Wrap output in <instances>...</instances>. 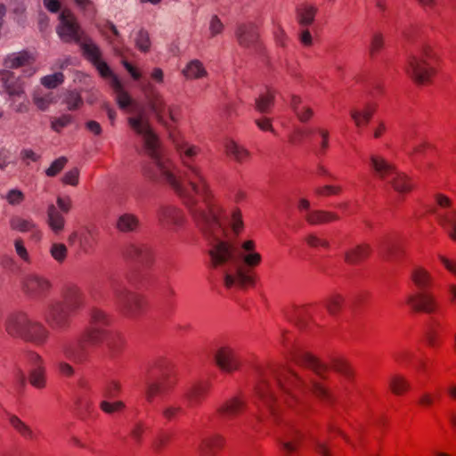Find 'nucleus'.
I'll return each mask as SVG.
<instances>
[{
  "instance_id": "b1692460",
  "label": "nucleus",
  "mask_w": 456,
  "mask_h": 456,
  "mask_svg": "<svg viewBox=\"0 0 456 456\" xmlns=\"http://www.w3.org/2000/svg\"><path fill=\"white\" fill-rule=\"evenodd\" d=\"M236 37L240 45L249 47L256 42L258 34L253 24H240L237 28Z\"/></svg>"
},
{
  "instance_id": "338daca9",
  "label": "nucleus",
  "mask_w": 456,
  "mask_h": 456,
  "mask_svg": "<svg viewBox=\"0 0 456 456\" xmlns=\"http://www.w3.org/2000/svg\"><path fill=\"white\" fill-rule=\"evenodd\" d=\"M78 177L79 170L74 167L64 175L62 182L66 184L76 186L78 183Z\"/></svg>"
},
{
  "instance_id": "13d9d810",
  "label": "nucleus",
  "mask_w": 456,
  "mask_h": 456,
  "mask_svg": "<svg viewBox=\"0 0 456 456\" xmlns=\"http://www.w3.org/2000/svg\"><path fill=\"white\" fill-rule=\"evenodd\" d=\"M33 101L35 105L41 110H45L48 109L49 105L53 102V97L51 94H46L45 95H40L38 94H35L33 97Z\"/></svg>"
},
{
  "instance_id": "72a5a7b5",
  "label": "nucleus",
  "mask_w": 456,
  "mask_h": 456,
  "mask_svg": "<svg viewBox=\"0 0 456 456\" xmlns=\"http://www.w3.org/2000/svg\"><path fill=\"white\" fill-rule=\"evenodd\" d=\"M404 248L401 241L388 240L382 246V255L388 261H396L403 254Z\"/></svg>"
},
{
  "instance_id": "2eb2a0df",
  "label": "nucleus",
  "mask_w": 456,
  "mask_h": 456,
  "mask_svg": "<svg viewBox=\"0 0 456 456\" xmlns=\"http://www.w3.org/2000/svg\"><path fill=\"white\" fill-rule=\"evenodd\" d=\"M214 360L221 370L228 373L239 370L240 366L238 353L229 346L219 347L214 354Z\"/></svg>"
},
{
  "instance_id": "412c9836",
  "label": "nucleus",
  "mask_w": 456,
  "mask_h": 456,
  "mask_svg": "<svg viewBox=\"0 0 456 456\" xmlns=\"http://www.w3.org/2000/svg\"><path fill=\"white\" fill-rule=\"evenodd\" d=\"M256 391L258 396L266 404L270 411L274 414L273 403L278 401L275 392L271 386L267 374L261 373L260 381L257 385Z\"/></svg>"
},
{
  "instance_id": "aec40b11",
  "label": "nucleus",
  "mask_w": 456,
  "mask_h": 456,
  "mask_svg": "<svg viewBox=\"0 0 456 456\" xmlns=\"http://www.w3.org/2000/svg\"><path fill=\"white\" fill-rule=\"evenodd\" d=\"M149 103L151 111L159 121L163 122L167 116H168L172 121L176 120L175 109L172 106H168L161 95L154 94Z\"/></svg>"
},
{
  "instance_id": "e2e57ef3",
  "label": "nucleus",
  "mask_w": 456,
  "mask_h": 456,
  "mask_svg": "<svg viewBox=\"0 0 456 456\" xmlns=\"http://www.w3.org/2000/svg\"><path fill=\"white\" fill-rule=\"evenodd\" d=\"M125 407L124 403L120 401L110 403L107 401H102L101 403V409L109 414H111L116 411H121Z\"/></svg>"
},
{
  "instance_id": "a18cd8bd",
  "label": "nucleus",
  "mask_w": 456,
  "mask_h": 456,
  "mask_svg": "<svg viewBox=\"0 0 456 456\" xmlns=\"http://www.w3.org/2000/svg\"><path fill=\"white\" fill-rule=\"evenodd\" d=\"M26 362L28 368V372L34 370H38L45 369L43 358L35 352L30 351L27 353Z\"/></svg>"
},
{
  "instance_id": "4c0bfd02",
  "label": "nucleus",
  "mask_w": 456,
  "mask_h": 456,
  "mask_svg": "<svg viewBox=\"0 0 456 456\" xmlns=\"http://www.w3.org/2000/svg\"><path fill=\"white\" fill-rule=\"evenodd\" d=\"M225 150L229 156L240 163L246 161L249 158L248 151L233 141L226 142Z\"/></svg>"
},
{
  "instance_id": "393cba45",
  "label": "nucleus",
  "mask_w": 456,
  "mask_h": 456,
  "mask_svg": "<svg viewBox=\"0 0 456 456\" xmlns=\"http://www.w3.org/2000/svg\"><path fill=\"white\" fill-rule=\"evenodd\" d=\"M10 226L12 230L20 232H31L32 237L36 240L41 238V232L37 229V224L31 219H24L20 216H13L10 219Z\"/></svg>"
},
{
  "instance_id": "5fc2aeb1",
  "label": "nucleus",
  "mask_w": 456,
  "mask_h": 456,
  "mask_svg": "<svg viewBox=\"0 0 456 456\" xmlns=\"http://www.w3.org/2000/svg\"><path fill=\"white\" fill-rule=\"evenodd\" d=\"M117 94V102L121 109L127 108L131 103V98L126 92L124 91L123 86L120 83L119 88H112Z\"/></svg>"
},
{
  "instance_id": "f03ea898",
  "label": "nucleus",
  "mask_w": 456,
  "mask_h": 456,
  "mask_svg": "<svg viewBox=\"0 0 456 456\" xmlns=\"http://www.w3.org/2000/svg\"><path fill=\"white\" fill-rule=\"evenodd\" d=\"M270 374L289 406L293 402L298 401L299 394L308 391L323 402L331 401L330 391L311 377H300L287 367L273 369Z\"/></svg>"
},
{
  "instance_id": "f8f14e48",
  "label": "nucleus",
  "mask_w": 456,
  "mask_h": 456,
  "mask_svg": "<svg viewBox=\"0 0 456 456\" xmlns=\"http://www.w3.org/2000/svg\"><path fill=\"white\" fill-rule=\"evenodd\" d=\"M429 54V48L423 46L420 53L411 56L409 60L407 72L418 84L428 82L432 75L433 70L427 63Z\"/></svg>"
},
{
  "instance_id": "774afa93",
  "label": "nucleus",
  "mask_w": 456,
  "mask_h": 456,
  "mask_svg": "<svg viewBox=\"0 0 456 456\" xmlns=\"http://www.w3.org/2000/svg\"><path fill=\"white\" fill-rule=\"evenodd\" d=\"M71 120L72 118L70 115H62L52 121V128L56 132H60L61 128L70 124Z\"/></svg>"
},
{
  "instance_id": "f257e3e1",
  "label": "nucleus",
  "mask_w": 456,
  "mask_h": 456,
  "mask_svg": "<svg viewBox=\"0 0 456 456\" xmlns=\"http://www.w3.org/2000/svg\"><path fill=\"white\" fill-rule=\"evenodd\" d=\"M128 124L142 136L144 151L151 159L155 170L151 176L161 177L173 188L208 241L211 264L222 273L225 287L243 289L252 285L254 279L249 268L258 265L262 256L256 252V244L251 240H245L240 247L226 240L222 208L216 203L202 169L193 160L198 148L182 138L173 139L183 165L175 174L171 162L161 152L145 111L141 110L136 116L130 117Z\"/></svg>"
},
{
  "instance_id": "de8ad7c7",
  "label": "nucleus",
  "mask_w": 456,
  "mask_h": 456,
  "mask_svg": "<svg viewBox=\"0 0 456 456\" xmlns=\"http://www.w3.org/2000/svg\"><path fill=\"white\" fill-rule=\"evenodd\" d=\"M305 240L306 244L313 248H330V242L326 239L319 236L317 233L312 232L305 236Z\"/></svg>"
},
{
  "instance_id": "5701e85b",
  "label": "nucleus",
  "mask_w": 456,
  "mask_h": 456,
  "mask_svg": "<svg viewBox=\"0 0 456 456\" xmlns=\"http://www.w3.org/2000/svg\"><path fill=\"white\" fill-rule=\"evenodd\" d=\"M436 214L439 224L446 231L448 235L456 240V209L448 211H433Z\"/></svg>"
},
{
  "instance_id": "dca6fc26",
  "label": "nucleus",
  "mask_w": 456,
  "mask_h": 456,
  "mask_svg": "<svg viewBox=\"0 0 456 456\" xmlns=\"http://www.w3.org/2000/svg\"><path fill=\"white\" fill-rule=\"evenodd\" d=\"M291 358L297 364L312 371L317 377L325 379V372L329 370V367L310 353L304 350H297L291 354Z\"/></svg>"
},
{
  "instance_id": "052dcab7",
  "label": "nucleus",
  "mask_w": 456,
  "mask_h": 456,
  "mask_svg": "<svg viewBox=\"0 0 456 456\" xmlns=\"http://www.w3.org/2000/svg\"><path fill=\"white\" fill-rule=\"evenodd\" d=\"M342 188L338 185H324L322 187H316L314 193L318 196H330L338 195L341 192Z\"/></svg>"
},
{
  "instance_id": "4d7b16f0",
  "label": "nucleus",
  "mask_w": 456,
  "mask_h": 456,
  "mask_svg": "<svg viewBox=\"0 0 456 456\" xmlns=\"http://www.w3.org/2000/svg\"><path fill=\"white\" fill-rule=\"evenodd\" d=\"M313 130L310 128L296 127L293 134L290 135V142L292 143H299L305 137L310 136L313 134Z\"/></svg>"
},
{
  "instance_id": "37998d69",
  "label": "nucleus",
  "mask_w": 456,
  "mask_h": 456,
  "mask_svg": "<svg viewBox=\"0 0 456 456\" xmlns=\"http://www.w3.org/2000/svg\"><path fill=\"white\" fill-rule=\"evenodd\" d=\"M274 102L273 94H261L256 99V109L261 113H268Z\"/></svg>"
},
{
  "instance_id": "f3484780",
  "label": "nucleus",
  "mask_w": 456,
  "mask_h": 456,
  "mask_svg": "<svg viewBox=\"0 0 456 456\" xmlns=\"http://www.w3.org/2000/svg\"><path fill=\"white\" fill-rule=\"evenodd\" d=\"M0 92H5L10 97H22L25 94L24 82L20 77L10 70L0 71Z\"/></svg>"
},
{
  "instance_id": "3c124183",
  "label": "nucleus",
  "mask_w": 456,
  "mask_h": 456,
  "mask_svg": "<svg viewBox=\"0 0 456 456\" xmlns=\"http://www.w3.org/2000/svg\"><path fill=\"white\" fill-rule=\"evenodd\" d=\"M64 102L69 110H77L83 104L80 94L75 91L68 92L65 95Z\"/></svg>"
},
{
  "instance_id": "8fccbe9b",
  "label": "nucleus",
  "mask_w": 456,
  "mask_h": 456,
  "mask_svg": "<svg viewBox=\"0 0 456 456\" xmlns=\"http://www.w3.org/2000/svg\"><path fill=\"white\" fill-rule=\"evenodd\" d=\"M343 298L339 295H333L330 296L329 298L325 301V307L327 308L328 312L335 315L337 314L339 310L342 307Z\"/></svg>"
},
{
  "instance_id": "69168bd1",
  "label": "nucleus",
  "mask_w": 456,
  "mask_h": 456,
  "mask_svg": "<svg viewBox=\"0 0 456 456\" xmlns=\"http://www.w3.org/2000/svg\"><path fill=\"white\" fill-rule=\"evenodd\" d=\"M384 45L383 37L379 33H375L372 36L370 45V56H374L376 53H378Z\"/></svg>"
},
{
  "instance_id": "423d86ee",
  "label": "nucleus",
  "mask_w": 456,
  "mask_h": 456,
  "mask_svg": "<svg viewBox=\"0 0 456 456\" xmlns=\"http://www.w3.org/2000/svg\"><path fill=\"white\" fill-rule=\"evenodd\" d=\"M370 165L377 177L389 183L396 192L404 194L412 190L411 179L381 156L371 155Z\"/></svg>"
},
{
  "instance_id": "864d4df0",
  "label": "nucleus",
  "mask_w": 456,
  "mask_h": 456,
  "mask_svg": "<svg viewBox=\"0 0 456 456\" xmlns=\"http://www.w3.org/2000/svg\"><path fill=\"white\" fill-rule=\"evenodd\" d=\"M67 162H68L67 158H65V157L58 158L46 169V171H45L46 175H48L50 177L55 176L57 174H59L61 171V169L64 167V166L66 165Z\"/></svg>"
},
{
  "instance_id": "ddd939ff",
  "label": "nucleus",
  "mask_w": 456,
  "mask_h": 456,
  "mask_svg": "<svg viewBox=\"0 0 456 456\" xmlns=\"http://www.w3.org/2000/svg\"><path fill=\"white\" fill-rule=\"evenodd\" d=\"M105 344L107 355L110 359L116 358L121 352L124 346V338L118 332L111 330L96 331L91 336V343L93 346Z\"/></svg>"
},
{
  "instance_id": "a878e982",
  "label": "nucleus",
  "mask_w": 456,
  "mask_h": 456,
  "mask_svg": "<svg viewBox=\"0 0 456 456\" xmlns=\"http://www.w3.org/2000/svg\"><path fill=\"white\" fill-rule=\"evenodd\" d=\"M101 31L108 40L109 44L111 45L114 53L117 55H121L122 53L118 44H122L123 38L114 23L111 21H107L102 28Z\"/></svg>"
},
{
  "instance_id": "6e6d98bb",
  "label": "nucleus",
  "mask_w": 456,
  "mask_h": 456,
  "mask_svg": "<svg viewBox=\"0 0 456 456\" xmlns=\"http://www.w3.org/2000/svg\"><path fill=\"white\" fill-rule=\"evenodd\" d=\"M331 368L335 371H337L346 377L351 376V373H352L351 369L348 366L347 362L346 361H344L343 359H339V358L334 359L331 362Z\"/></svg>"
},
{
  "instance_id": "9d476101",
  "label": "nucleus",
  "mask_w": 456,
  "mask_h": 456,
  "mask_svg": "<svg viewBox=\"0 0 456 456\" xmlns=\"http://www.w3.org/2000/svg\"><path fill=\"white\" fill-rule=\"evenodd\" d=\"M60 24L56 31L60 38L65 43L75 42L81 46L88 37H83V32L74 16L69 10H62L59 15Z\"/></svg>"
},
{
  "instance_id": "7ed1b4c3",
  "label": "nucleus",
  "mask_w": 456,
  "mask_h": 456,
  "mask_svg": "<svg viewBox=\"0 0 456 456\" xmlns=\"http://www.w3.org/2000/svg\"><path fill=\"white\" fill-rule=\"evenodd\" d=\"M110 323V317L107 313L96 307L92 308L89 312V326L74 340L61 346V352L63 356L77 364L86 362L91 336L96 331H108Z\"/></svg>"
},
{
  "instance_id": "cd10ccee",
  "label": "nucleus",
  "mask_w": 456,
  "mask_h": 456,
  "mask_svg": "<svg viewBox=\"0 0 456 456\" xmlns=\"http://www.w3.org/2000/svg\"><path fill=\"white\" fill-rule=\"evenodd\" d=\"M32 61V55L27 51H22L7 55L4 65L7 69H18L20 67H26L31 64Z\"/></svg>"
},
{
  "instance_id": "49530a36",
  "label": "nucleus",
  "mask_w": 456,
  "mask_h": 456,
  "mask_svg": "<svg viewBox=\"0 0 456 456\" xmlns=\"http://www.w3.org/2000/svg\"><path fill=\"white\" fill-rule=\"evenodd\" d=\"M28 378L30 384L37 388L42 389L45 387V369L38 370H30L28 372Z\"/></svg>"
},
{
  "instance_id": "09e8293b",
  "label": "nucleus",
  "mask_w": 456,
  "mask_h": 456,
  "mask_svg": "<svg viewBox=\"0 0 456 456\" xmlns=\"http://www.w3.org/2000/svg\"><path fill=\"white\" fill-rule=\"evenodd\" d=\"M64 80V75L61 72H55L52 75L45 76L41 78V83L47 88H55Z\"/></svg>"
},
{
  "instance_id": "603ef678",
  "label": "nucleus",
  "mask_w": 456,
  "mask_h": 456,
  "mask_svg": "<svg viewBox=\"0 0 456 456\" xmlns=\"http://www.w3.org/2000/svg\"><path fill=\"white\" fill-rule=\"evenodd\" d=\"M67 247L62 243H53L51 247L50 253L57 262H63L67 256Z\"/></svg>"
},
{
  "instance_id": "39448f33",
  "label": "nucleus",
  "mask_w": 456,
  "mask_h": 456,
  "mask_svg": "<svg viewBox=\"0 0 456 456\" xmlns=\"http://www.w3.org/2000/svg\"><path fill=\"white\" fill-rule=\"evenodd\" d=\"M4 325L10 336L36 345H43L49 337L46 327L42 322L32 320L25 312L10 314Z\"/></svg>"
},
{
  "instance_id": "c85d7f7f",
  "label": "nucleus",
  "mask_w": 456,
  "mask_h": 456,
  "mask_svg": "<svg viewBox=\"0 0 456 456\" xmlns=\"http://www.w3.org/2000/svg\"><path fill=\"white\" fill-rule=\"evenodd\" d=\"M305 218L308 224L312 225H317L338 220L339 217L337 214L332 212L323 210H313L305 213Z\"/></svg>"
},
{
  "instance_id": "4468645a",
  "label": "nucleus",
  "mask_w": 456,
  "mask_h": 456,
  "mask_svg": "<svg viewBox=\"0 0 456 456\" xmlns=\"http://www.w3.org/2000/svg\"><path fill=\"white\" fill-rule=\"evenodd\" d=\"M157 218L162 227L176 230L186 221L183 211L172 205L161 206L157 211Z\"/></svg>"
},
{
  "instance_id": "f704fd0d",
  "label": "nucleus",
  "mask_w": 456,
  "mask_h": 456,
  "mask_svg": "<svg viewBox=\"0 0 456 456\" xmlns=\"http://www.w3.org/2000/svg\"><path fill=\"white\" fill-rule=\"evenodd\" d=\"M370 250L368 245H358L345 252V261L351 265L358 264L369 256Z\"/></svg>"
},
{
  "instance_id": "c9c22d12",
  "label": "nucleus",
  "mask_w": 456,
  "mask_h": 456,
  "mask_svg": "<svg viewBox=\"0 0 456 456\" xmlns=\"http://www.w3.org/2000/svg\"><path fill=\"white\" fill-rule=\"evenodd\" d=\"M183 74L188 79H198L207 75V70L201 61L199 60H192L187 63L183 69Z\"/></svg>"
},
{
  "instance_id": "58836bf2",
  "label": "nucleus",
  "mask_w": 456,
  "mask_h": 456,
  "mask_svg": "<svg viewBox=\"0 0 456 456\" xmlns=\"http://www.w3.org/2000/svg\"><path fill=\"white\" fill-rule=\"evenodd\" d=\"M224 444V438L220 436H212L206 438L201 444V451L206 455L213 454Z\"/></svg>"
},
{
  "instance_id": "473e14b6",
  "label": "nucleus",
  "mask_w": 456,
  "mask_h": 456,
  "mask_svg": "<svg viewBox=\"0 0 456 456\" xmlns=\"http://www.w3.org/2000/svg\"><path fill=\"white\" fill-rule=\"evenodd\" d=\"M208 389L207 384L200 383L191 386L184 393V397L188 401L189 405H198L207 394Z\"/></svg>"
},
{
  "instance_id": "4be33fe9",
  "label": "nucleus",
  "mask_w": 456,
  "mask_h": 456,
  "mask_svg": "<svg viewBox=\"0 0 456 456\" xmlns=\"http://www.w3.org/2000/svg\"><path fill=\"white\" fill-rule=\"evenodd\" d=\"M317 13L318 7L316 5L304 3L297 7L296 18L301 27L307 28L314 22Z\"/></svg>"
},
{
  "instance_id": "0eeeda50",
  "label": "nucleus",
  "mask_w": 456,
  "mask_h": 456,
  "mask_svg": "<svg viewBox=\"0 0 456 456\" xmlns=\"http://www.w3.org/2000/svg\"><path fill=\"white\" fill-rule=\"evenodd\" d=\"M110 289L116 305L128 317H136L143 309L144 301L142 296L126 289L118 279H111Z\"/></svg>"
},
{
  "instance_id": "7c9ffc66",
  "label": "nucleus",
  "mask_w": 456,
  "mask_h": 456,
  "mask_svg": "<svg viewBox=\"0 0 456 456\" xmlns=\"http://www.w3.org/2000/svg\"><path fill=\"white\" fill-rule=\"evenodd\" d=\"M126 255L134 259L139 261H148L152 255L151 248L143 243H134L127 247Z\"/></svg>"
},
{
  "instance_id": "a19ab883",
  "label": "nucleus",
  "mask_w": 456,
  "mask_h": 456,
  "mask_svg": "<svg viewBox=\"0 0 456 456\" xmlns=\"http://www.w3.org/2000/svg\"><path fill=\"white\" fill-rule=\"evenodd\" d=\"M134 45L142 53H147L151 45L150 35L144 28L139 29L134 37Z\"/></svg>"
},
{
  "instance_id": "a211bd4d",
  "label": "nucleus",
  "mask_w": 456,
  "mask_h": 456,
  "mask_svg": "<svg viewBox=\"0 0 456 456\" xmlns=\"http://www.w3.org/2000/svg\"><path fill=\"white\" fill-rule=\"evenodd\" d=\"M141 224V220L137 215L123 212L117 216L114 227L120 233L132 234L140 230Z\"/></svg>"
},
{
  "instance_id": "9b49d317",
  "label": "nucleus",
  "mask_w": 456,
  "mask_h": 456,
  "mask_svg": "<svg viewBox=\"0 0 456 456\" xmlns=\"http://www.w3.org/2000/svg\"><path fill=\"white\" fill-rule=\"evenodd\" d=\"M21 289L29 298L43 299L50 293L52 283L47 277L31 273L23 277Z\"/></svg>"
},
{
  "instance_id": "6e6552de",
  "label": "nucleus",
  "mask_w": 456,
  "mask_h": 456,
  "mask_svg": "<svg viewBox=\"0 0 456 456\" xmlns=\"http://www.w3.org/2000/svg\"><path fill=\"white\" fill-rule=\"evenodd\" d=\"M175 384V378L172 368L167 364L156 366L146 381L145 396L151 403L158 395H164L170 391Z\"/></svg>"
},
{
  "instance_id": "bf43d9fd",
  "label": "nucleus",
  "mask_w": 456,
  "mask_h": 456,
  "mask_svg": "<svg viewBox=\"0 0 456 456\" xmlns=\"http://www.w3.org/2000/svg\"><path fill=\"white\" fill-rule=\"evenodd\" d=\"M183 409L179 404H169L163 408L162 415L167 420L174 419L178 414L182 413Z\"/></svg>"
},
{
  "instance_id": "680f3d73",
  "label": "nucleus",
  "mask_w": 456,
  "mask_h": 456,
  "mask_svg": "<svg viewBox=\"0 0 456 456\" xmlns=\"http://www.w3.org/2000/svg\"><path fill=\"white\" fill-rule=\"evenodd\" d=\"M5 199L11 205H19L23 201L24 194L18 189H12L7 192Z\"/></svg>"
},
{
  "instance_id": "c756f323",
  "label": "nucleus",
  "mask_w": 456,
  "mask_h": 456,
  "mask_svg": "<svg viewBox=\"0 0 456 456\" xmlns=\"http://www.w3.org/2000/svg\"><path fill=\"white\" fill-rule=\"evenodd\" d=\"M301 435L298 430L290 428L288 430L281 441V447L287 456L296 452L299 444Z\"/></svg>"
},
{
  "instance_id": "20e7f679",
  "label": "nucleus",
  "mask_w": 456,
  "mask_h": 456,
  "mask_svg": "<svg viewBox=\"0 0 456 456\" xmlns=\"http://www.w3.org/2000/svg\"><path fill=\"white\" fill-rule=\"evenodd\" d=\"M82 305V293L76 288H69L61 299L49 302L44 314L45 322L53 330H67L70 326L72 314Z\"/></svg>"
},
{
  "instance_id": "bb28decb",
  "label": "nucleus",
  "mask_w": 456,
  "mask_h": 456,
  "mask_svg": "<svg viewBox=\"0 0 456 456\" xmlns=\"http://www.w3.org/2000/svg\"><path fill=\"white\" fill-rule=\"evenodd\" d=\"M47 224L51 230L58 234L61 232L65 226V218L62 213L58 209V208L53 203L49 204L47 207Z\"/></svg>"
},
{
  "instance_id": "c03bdc74",
  "label": "nucleus",
  "mask_w": 456,
  "mask_h": 456,
  "mask_svg": "<svg viewBox=\"0 0 456 456\" xmlns=\"http://www.w3.org/2000/svg\"><path fill=\"white\" fill-rule=\"evenodd\" d=\"M389 386L391 390L395 395H401L409 389V382L402 376L395 375L391 378Z\"/></svg>"
},
{
  "instance_id": "1a4fd4ad",
  "label": "nucleus",
  "mask_w": 456,
  "mask_h": 456,
  "mask_svg": "<svg viewBox=\"0 0 456 456\" xmlns=\"http://www.w3.org/2000/svg\"><path fill=\"white\" fill-rule=\"evenodd\" d=\"M81 49L85 57L95 67L99 74L109 80L112 88H119L120 80L110 69L107 62L102 59L100 47L91 39L87 38L81 43Z\"/></svg>"
},
{
  "instance_id": "2f4dec72",
  "label": "nucleus",
  "mask_w": 456,
  "mask_h": 456,
  "mask_svg": "<svg viewBox=\"0 0 456 456\" xmlns=\"http://www.w3.org/2000/svg\"><path fill=\"white\" fill-rule=\"evenodd\" d=\"M243 407L244 403L239 398L234 397L222 404L218 409V412L224 419H232L239 414L243 410Z\"/></svg>"
},
{
  "instance_id": "ea45409f",
  "label": "nucleus",
  "mask_w": 456,
  "mask_h": 456,
  "mask_svg": "<svg viewBox=\"0 0 456 456\" xmlns=\"http://www.w3.org/2000/svg\"><path fill=\"white\" fill-rule=\"evenodd\" d=\"M411 280L417 287L424 289L430 284L431 277L425 269L418 267L412 271Z\"/></svg>"
},
{
  "instance_id": "79ce46f5",
  "label": "nucleus",
  "mask_w": 456,
  "mask_h": 456,
  "mask_svg": "<svg viewBox=\"0 0 456 456\" xmlns=\"http://www.w3.org/2000/svg\"><path fill=\"white\" fill-rule=\"evenodd\" d=\"M10 423L23 437L27 439H34L35 434L32 429L17 416L10 418Z\"/></svg>"
},
{
  "instance_id": "e433bc0d",
  "label": "nucleus",
  "mask_w": 456,
  "mask_h": 456,
  "mask_svg": "<svg viewBox=\"0 0 456 456\" xmlns=\"http://www.w3.org/2000/svg\"><path fill=\"white\" fill-rule=\"evenodd\" d=\"M375 106L368 104L362 110L353 109L350 111V116L354 121L355 125L360 127L361 126L369 123L374 111Z\"/></svg>"
},
{
  "instance_id": "0e129e2a",
  "label": "nucleus",
  "mask_w": 456,
  "mask_h": 456,
  "mask_svg": "<svg viewBox=\"0 0 456 456\" xmlns=\"http://www.w3.org/2000/svg\"><path fill=\"white\" fill-rule=\"evenodd\" d=\"M224 24L216 15H213L209 22V32L211 37H216L223 32Z\"/></svg>"
},
{
  "instance_id": "6ab92c4d",
  "label": "nucleus",
  "mask_w": 456,
  "mask_h": 456,
  "mask_svg": "<svg viewBox=\"0 0 456 456\" xmlns=\"http://www.w3.org/2000/svg\"><path fill=\"white\" fill-rule=\"evenodd\" d=\"M407 303L418 312H424L431 314L436 311L437 303L433 295L429 293H418L416 295H410L407 298Z\"/></svg>"
}]
</instances>
